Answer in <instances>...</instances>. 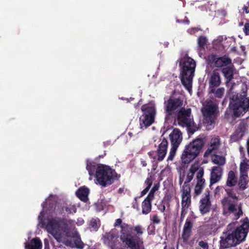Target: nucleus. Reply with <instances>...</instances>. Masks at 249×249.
<instances>
[{"mask_svg": "<svg viewBox=\"0 0 249 249\" xmlns=\"http://www.w3.org/2000/svg\"><path fill=\"white\" fill-rule=\"evenodd\" d=\"M181 66L180 71V79L182 85L191 92L192 87V80L196 67L195 60L192 58L185 56L177 61Z\"/></svg>", "mask_w": 249, "mask_h": 249, "instance_id": "obj_3", "label": "nucleus"}, {"mask_svg": "<svg viewBox=\"0 0 249 249\" xmlns=\"http://www.w3.org/2000/svg\"><path fill=\"white\" fill-rule=\"evenodd\" d=\"M243 10L245 11L247 14L249 13V10H248V8L247 6H244L243 8Z\"/></svg>", "mask_w": 249, "mask_h": 249, "instance_id": "obj_51", "label": "nucleus"}, {"mask_svg": "<svg viewBox=\"0 0 249 249\" xmlns=\"http://www.w3.org/2000/svg\"><path fill=\"white\" fill-rule=\"evenodd\" d=\"M78 197L83 201L86 202L88 200L89 190L87 188L81 187L76 193Z\"/></svg>", "mask_w": 249, "mask_h": 249, "instance_id": "obj_28", "label": "nucleus"}, {"mask_svg": "<svg viewBox=\"0 0 249 249\" xmlns=\"http://www.w3.org/2000/svg\"><path fill=\"white\" fill-rule=\"evenodd\" d=\"M149 189L148 188H145L142 192L141 196H144L145 195Z\"/></svg>", "mask_w": 249, "mask_h": 249, "instance_id": "obj_48", "label": "nucleus"}, {"mask_svg": "<svg viewBox=\"0 0 249 249\" xmlns=\"http://www.w3.org/2000/svg\"><path fill=\"white\" fill-rule=\"evenodd\" d=\"M212 161L215 164L218 165L217 166L222 167L226 161L225 156L213 154L212 155Z\"/></svg>", "mask_w": 249, "mask_h": 249, "instance_id": "obj_27", "label": "nucleus"}, {"mask_svg": "<svg viewBox=\"0 0 249 249\" xmlns=\"http://www.w3.org/2000/svg\"><path fill=\"white\" fill-rule=\"evenodd\" d=\"M220 145V140L219 137L212 138L208 145L207 149L204 154V157H208L216 152Z\"/></svg>", "mask_w": 249, "mask_h": 249, "instance_id": "obj_18", "label": "nucleus"}, {"mask_svg": "<svg viewBox=\"0 0 249 249\" xmlns=\"http://www.w3.org/2000/svg\"><path fill=\"white\" fill-rule=\"evenodd\" d=\"M104 243L109 246L112 249L118 248L119 242L118 240V236L114 231H111L109 232L106 233L102 238Z\"/></svg>", "mask_w": 249, "mask_h": 249, "instance_id": "obj_15", "label": "nucleus"}, {"mask_svg": "<svg viewBox=\"0 0 249 249\" xmlns=\"http://www.w3.org/2000/svg\"><path fill=\"white\" fill-rule=\"evenodd\" d=\"M186 22H187V24H188L189 23V20L187 19L186 20Z\"/></svg>", "mask_w": 249, "mask_h": 249, "instance_id": "obj_56", "label": "nucleus"}, {"mask_svg": "<svg viewBox=\"0 0 249 249\" xmlns=\"http://www.w3.org/2000/svg\"><path fill=\"white\" fill-rule=\"evenodd\" d=\"M204 142L202 139L196 138L185 146L181 156L182 163L188 164L199 154Z\"/></svg>", "mask_w": 249, "mask_h": 249, "instance_id": "obj_8", "label": "nucleus"}, {"mask_svg": "<svg viewBox=\"0 0 249 249\" xmlns=\"http://www.w3.org/2000/svg\"><path fill=\"white\" fill-rule=\"evenodd\" d=\"M49 201V199H48L47 200V202H48Z\"/></svg>", "mask_w": 249, "mask_h": 249, "instance_id": "obj_59", "label": "nucleus"}, {"mask_svg": "<svg viewBox=\"0 0 249 249\" xmlns=\"http://www.w3.org/2000/svg\"><path fill=\"white\" fill-rule=\"evenodd\" d=\"M235 68L233 66H231L223 68L222 70L225 78L226 79V84L229 83L233 79V74Z\"/></svg>", "mask_w": 249, "mask_h": 249, "instance_id": "obj_24", "label": "nucleus"}, {"mask_svg": "<svg viewBox=\"0 0 249 249\" xmlns=\"http://www.w3.org/2000/svg\"><path fill=\"white\" fill-rule=\"evenodd\" d=\"M64 208L65 211L67 212L68 213H75L76 211V208L73 205L66 206Z\"/></svg>", "mask_w": 249, "mask_h": 249, "instance_id": "obj_37", "label": "nucleus"}, {"mask_svg": "<svg viewBox=\"0 0 249 249\" xmlns=\"http://www.w3.org/2000/svg\"><path fill=\"white\" fill-rule=\"evenodd\" d=\"M221 83V76L219 72L213 71L209 80L210 88L218 87Z\"/></svg>", "mask_w": 249, "mask_h": 249, "instance_id": "obj_23", "label": "nucleus"}, {"mask_svg": "<svg viewBox=\"0 0 249 249\" xmlns=\"http://www.w3.org/2000/svg\"><path fill=\"white\" fill-rule=\"evenodd\" d=\"M211 208V203L210 200L209 194L205 195L204 197L200 200L199 211L201 214H204L209 213Z\"/></svg>", "mask_w": 249, "mask_h": 249, "instance_id": "obj_21", "label": "nucleus"}, {"mask_svg": "<svg viewBox=\"0 0 249 249\" xmlns=\"http://www.w3.org/2000/svg\"><path fill=\"white\" fill-rule=\"evenodd\" d=\"M244 135V133L243 132H240L239 131L236 130L231 136V140L233 142L241 140Z\"/></svg>", "mask_w": 249, "mask_h": 249, "instance_id": "obj_35", "label": "nucleus"}, {"mask_svg": "<svg viewBox=\"0 0 249 249\" xmlns=\"http://www.w3.org/2000/svg\"><path fill=\"white\" fill-rule=\"evenodd\" d=\"M150 219L154 224H159L160 222V220L157 214L153 215Z\"/></svg>", "mask_w": 249, "mask_h": 249, "instance_id": "obj_40", "label": "nucleus"}, {"mask_svg": "<svg viewBox=\"0 0 249 249\" xmlns=\"http://www.w3.org/2000/svg\"><path fill=\"white\" fill-rule=\"evenodd\" d=\"M237 182V178L234 171L231 170L228 174L226 181V185L229 187H232L235 185Z\"/></svg>", "mask_w": 249, "mask_h": 249, "instance_id": "obj_29", "label": "nucleus"}, {"mask_svg": "<svg viewBox=\"0 0 249 249\" xmlns=\"http://www.w3.org/2000/svg\"><path fill=\"white\" fill-rule=\"evenodd\" d=\"M248 88L246 84L241 85V91L232 95L230 98V105L233 115L240 117L246 113L249 109V98L247 97Z\"/></svg>", "mask_w": 249, "mask_h": 249, "instance_id": "obj_2", "label": "nucleus"}, {"mask_svg": "<svg viewBox=\"0 0 249 249\" xmlns=\"http://www.w3.org/2000/svg\"><path fill=\"white\" fill-rule=\"evenodd\" d=\"M221 187H220V186H218V187H217L216 188V189H215V191H216V192H218V191H219L220 190V189H221Z\"/></svg>", "mask_w": 249, "mask_h": 249, "instance_id": "obj_54", "label": "nucleus"}, {"mask_svg": "<svg viewBox=\"0 0 249 249\" xmlns=\"http://www.w3.org/2000/svg\"><path fill=\"white\" fill-rule=\"evenodd\" d=\"M86 168L89 172V174L90 176L94 175V171L96 168L94 163H91L87 161Z\"/></svg>", "mask_w": 249, "mask_h": 249, "instance_id": "obj_36", "label": "nucleus"}, {"mask_svg": "<svg viewBox=\"0 0 249 249\" xmlns=\"http://www.w3.org/2000/svg\"><path fill=\"white\" fill-rule=\"evenodd\" d=\"M151 210V202L148 200H144L142 203V213L143 214H147Z\"/></svg>", "mask_w": 249, "mask_h": 249, "instance_id": "obj_34", "label": "nucleus"}, {"mask_svg": "<svg viewBox=\"0 0 249 249\" xmlns=\"http://www.w3.org/2000/svg\"><path fill=\"white\" fill-rule=\"evenodd\" d=\"M90 226L93 228V229L96 230L98 228L97 222L95 219H92L90 222Z\"/></svg>", "mask_w": 249, "mask_h": 249, "instance_id": "obj_44", "label": "nucleus"}, {"mask_svg": "<svg viewBox=\"0 0 249 249\" xmlns=\"http://www.w3.org/2000/svg\"><path fill=\"white\" fill-rule=\"evenodd\" d=\"M46 229L57 241L61 239L62 230L58 221L56 220H50L46 226Z\"/></svg>", "mask_w": 249, "mask_h": 249, "instance_id": "obj_13", "label": "nucleus"}, {"mask_svg": "<svg viewBox=\"0 0 249 249\" xmlns=\"http://www.w3.org/2000/svg\"><path fill=\"white\" fill-rule=\"evenodd\" d=\"M196 173V183L194 189L195 194L196 196L200 195L205 186V180L203 178L204 175V169L201 166L198 161H195L189 168L187 173L185 181H188V178L191 177L190 181L193 179L195 174Z\"/></svg>", "mask_w": 249, "mask_h": 249, "instance_id": "obj_7", "label": "nucleus"}, {"mask_svg": "<svg viewBox=\"0 0 249 249\" xmlns=\"http://www.w3.org/2000/svg\"><path fill=\"white\" fill-rule=\"evenodd\" d=\"M207 39L205 36H200L198 39V43L199 47H203L207 45Z\"/></svg>", "mask_w": 249, "mask_h": 249, "instance_id": "obj_38", "label": "nucleus"}, {"mask_svg": "<svg viewBox=\"0 0 249 249\" xmlns=\"http://www.w3.org/2000/svg\"><path fill=\"white\" fill-rule=\"evenodd\" d=\"M218 102L215 99L210 100L202 109L204 117V123L207 126L212 125L214 124L215 120V113L218 108Z\"/></svg>", "mask_w": 249, "mask_h": 249, "instance_id": "obj_10", "label": "nucleus"}, {"mask_svg": "<svg viewBox=\"0 0 249 249\" xmlns=\"http://www.w3.org/2000/svg\"><path fill=\"white\" fill-rule=\"evenodd\" d=\"M159 186L157 185H155L154 187L151 190V192H155L156 190L158 189Z\"/></svg>", "mask_w": 249, "mask_h": 249, "instance_id": "obj_50", "label": "nucleus"}, {"mask_svg": "<svg viewBox=\"0 0 249 249\" xmlns=\"http://www.w3.org/2000/svg\"><path fill=\"white\" fill-rule=\"evenodd\" d=\"M169 139L172 147L167 160H172L176 155L178 148L182 141V133L179 129L175 128L170 134Z\"/></svg>", "mask_w": 249, "mask_h": 249, "instance_id": "obj_12", "label": "nucleus"}, {"mask_svg": "<svg viewBox=\"0 0 249 249\" xmlns=\"http://www.w3.org/2000/svg\"><path fill=\"white\" fill-rule=\"evenodd\" d=\"M191 114V110L190 108H181L178 114V119L179 122L178 124L182 126H185V125L192 119Z\"/></svg>", "mask_w": 249, "mask_h": 249, "instance_id": "obj_17", "label": "nucleus"}, {"mask_svg": "<svg viewBox=\"0 0 249 249\" xmlns=\"http://www.w3.org/2000/svg\"><path fill=\"white\" fill-rule=\"evenodd\" d=\"M193 225V223L188 219L186 220L184 225L181 235V239H182L183 242L185 244L188 242L191 236Z\"/></svg>", "mask_w": 249, "mask_h": 249, "instance_id": "obj_20", "label": "nucleus"}, {"mask_svg": "<svg viewBox=\"0 0 249 249\" xmlns=\"http://www.w3.org/2000/svg\"><path fill=\"white\" fill-rule=\"evenodd\" d=\"M227 196L221 200L224 215L233 214L235 219H238L243 214L242 205L238 204V197L232 189H225Z\"/></svg>", "mask_w": 249, "mask_h": 249, "instance_id": "obj_4", "label": "nucleus"}, {"mask_svg": "<svg viewBox=\"0 0 249 249\" xmlns=\"http://www.w3.org/2000/svg\"><path fill=\"white\" fill-rule=\"evenodd\" d=\"M128 135L130 136V137H132L133 136V133L131 132H129L128 133Z\"/></svg>", "mask_w": 249, "mask_h": 249, "instance_id": "obj_55", "label": "nucleus"}, {"mask_svg": "<svg viewBox=\"0 0 249 249\" xmlns=\"http://www.w3.org/2000/svg\"><path fill=\"white\" fill-rule=\"evenodd\" d=\"M153 180L154 178L153 176L151 175H150V176L146 178V180L145 181V183L147 185L146 188H148L149 189H150L152 184Z\"/></svg>", "mask_w": 249, "mask_h": 249, "instance_id": "obj_39", "label": "nucleus"}, {"mask_svg": "<svg viewBox=\"0 0 249 249\" xmlns=\"http://www.w3.org/2000/svg\"><path fill=\"white\" fill-rule=\"evenodd\" d=\"M141 109L143 113L140 118L141 128H146L151 125L154 121L156 113L155 107L153 106L143 105Z\"/></svg>", "mask_w": 249, "mask_h": 249, "instance_id": "obj_11", "label": "nucleus"}, {"mask_svg": "<svg viewBox=\"0 0 249 249\" xmlns=\"http://www.w3.org/2000/svg\"><path fill=\"white\" fill-rule=\"evenodd\" d=\"M189 132L192 133H194L196 131L199 129V126L195 124L194 121L192 120H190L185 125Z\"/></svg>", "mask_w": 249, "mask_h": 249, "instance_id": "obj_33", "label": "nucleus"}, {"mask_svg": "<svg viewBox=\"0 0 249 249\" xmlns=\"http://www.w3.org/2000/svg\"><path fill=\"white\" fill-rule=\"evenodd\" d=\"M183 181V177H180L179 178V185H181L182 182Z\"/></svg>", "mask_w": 249, "mask_h": 249, "instance_id": "obj_53", "label": "nucleus"}, {"mask_svg": "<svg viewBox=\"0 0 249 249\" xmlns=\"http://www.w3.org/2000/svg\"><path fill=\"white\" fill-rule=\"evenodd\" d=\"M227 37L223 36H219L216 39H214L213 42V46H222L223 47H227L230 46L231 44H228V42L233 41L232 38H229V40L227 41Z\"/></svg>", "mask_w": 249, "mask_h": 249, "instance_id": "obj_26", "label": "nucleus"}, {"mask_svg": "<svg viewBox=\"0 0 249 249\" xmlns=\"http://www.w3.org/2000/svg\"><path fill=\"white\" fill-rule=\"evenodd\" d=\"M122 219L118 218L116 220L114 226H121L122 231L120 239L124 246L130 249H144L142 242L126 232L128 229H131L128 225L125 223L122 224Z\"/></svg>", "mask_w": 249, "mask_h": 249, "instance_id": "obj_5", "label": "nucleus"}, {"mask_svg": "<svg viewBox=\"0 0 249 249\" xmlns=\"http://www.w3.org/2000/svg\"><path fill=\"white\" fill-rule=\"evenodd\" d=\"M197 31H198L197 28H192V29H189L188 30V32L189 33L191 34H193L196 32Z\"/></svg>", "mask_w": 249, "mask_h": 249, "instance_id": "obj_47", "label": "nucleus"}, {"mask_svg": "<svg viewBox=\"0 0 249 249\" xmlns=\"http://www.w3.org/2000/svg\"><path fill=\"white\" fill-rule=\"evenodd\" d=\"M118 176L115 171L108 166L99 164L96 168L95 178L96 183L102 187L111 184L115 180L117 179Z\"/></svg>", "mask_w": 249, "mask_h": 249, "instance_id": "obj_6", "label": "nucleus"}, {"mask_svg": "<svg viewBox=\"0 0 249 249\" xmlns=\"http://www.w3.org/2000/svg\"><path fill=\"white\" fill-rule=\"evenodd\" d=\"M208 59L213 66L217 68H220L231 64V59L226 55L217 57L214 55H211L209 56Z\"/></svg>", "mask_w": 249, "mask_h": 249, "instance_id": "obj_14", "label": "nucleus"}, {"mask_svg": "<svg viewBox=\"0 0 249 249\" xmlns=\"http://www.w3.org/2000/svg\"><path fill=\"white\" fill-rule=\"evenodd\" d=\"M223 169L220 166H213L212 168L210 177V185L218 182L222 178Z\"/></svg>", "mask_w": 249, "mask_h": 249, "instance_id": "obj_19", "label": "nucleus"}, {"mask_svg": "<svg viewBox=\"0 0 249 249\" xmlns=\"http://www.w3.org/2000/svg\"><path fill=\"white\" fill-rule=\"evenodd\" d=\"M134 230L137 234L141 235L143 233L142 229L141 226L138 225L134 227Z\"/></svg>", "mask_w": 249, "mask_h": 249, "instance_id": "obj_42", "label": "nucleus"}, {"mask_svg": "<svg viewBox=\"0 0 249 249\" xmlns=\"http://www.w3.org/2000/svg\"><path fill=\"white\" fill-rule=\"evenodd\" d=\"M164 249H167V246H165L164 247Z\"/></svg>", "mask_w": 249, "mask_h": 249, "instance_id": "obj_57", "label": "nucleus"}, {"mask_svg": "<svg viewBox=\"0 0 249 249\" xmlns=\"http://www.w3.org/2000/svg\"><path fill=\"white\" fill-rule=\"evenodd\" d=\"M191 177L188 178V181H184L181 189V211L180 219L182 220L187 213L188 209L191 204V186L189 184Z\"/></svg>", "mask_w": 249, "mask_h": 249, "instance_id": "obj_9", "label": "nucleus"}, {"mask_svg": "<svg viewBox=\"0 0 249 249\" xmlns=\"http://www.w3.org/2000/svg\"><path fill=\"white\" fill-rule=\"evenodd\" d=\"M177 21L178 22H180V21H179V20H177Z\"/></svg>", "mask_w": 249, "mask_h": 249, "instance_id": "obj_58", "label": "nucleus"}, {"mask_svg": "<svg viewBox=\"0 0 249 249\" xmlns=\"http://www.w3.org/2000/svg\"><path fill=\"white\" fill-rule=\"evenodd\" d=\"M182 104L183 101L180 99L171 97L164 103L165 110L169 115H170L173 111L180 107Z\"/></svg>", "mask_w": 249, "mask_h": 249, "instance_id": "obj_16", "label": "nucleus"}, {"mask_svg": "<svg viewBox=\"0 0 249 249\" xmlns=\"http://www.w3.org/2000/svg\"><path fill=\"white\" fill-rule=\"evenodd\" d=\"M210 93H213L215 97L222 98L225 93V89L224 88H219L217 89L213 88H211Z\"/></svg>", "mask_w": 249, "mask_h": 249, "instance_id": "obj_32", "label": "nucleus"}, {"mask_svg": "<svg viewBox=\"0 0 249 249\" xmlns=\"http://www.w3.org/2000/svg\"><path fill=\"white\" fill-rule=\"evenodd\" d=\"M154 192H151L150 191V192L148 194L147 197L144 199V200H148L149 202H151V200L154 198Z\"/></svg>", "mask_w": 249, "mask_h": 249, "instance_id": "obj_45", "label": "nucleus"}, {"mask_svg": "<svg viewBox=\"0 0 249 249\" xmlns=\"http://www.w3.org/2000/svg\"><path fill=\"white\" fill-rule=\"evenodd\" d=\"M248 182L249 179L248 175L240 174L238 186L241 190H244L247 188Z\"/></svg>", "mask_w": 249, "mask_h": 249, "instance_id": "obj_31", "label": "nucleus"}, {"mask_svg": "<svg viewBox=\"0 0 249 249\" xmlns=\"http://www.w3.org/2000/svg\"><path fill=\"white\" fill-rule=\"evenodd\" d=\"M247 148L248 154L249 157V138L247 140Z\"/></svg>", "mask_w": 249, "mask_h": 249, "instance_id": "obj_49", "label": "nucleus"}, {"mask_svg": "<svg viewBox=\"0 0 249 249\" xmlns=\"http://www.w3.org/2000/svg\"><path fill=\"white\" fill-rule=\"evenodd\" d=\"M141 164L143 167H145L147 165L146 162L145 160H142Z\"/></svg>", "mask_w": 249, "mask_h": 249, "instance_id": "obj_52", "label": "nucleus"}, {"mask_svg": "<svg viewBox=\"0 0 249 249\" xmlns=\"http://www.w3.org/2000/svg\"><path fill=\"white\" fill-rule=\"evenodd\" d=\"M246 124L245 123L242 122L240 123L237 126L236 129L237 130L239 131L240 132H243L244 133V131L245 129Z\"/></svg>", "mask_w": 249, "mask_h": 249, "instance_id": "obj_41", "label": "nucleus"}, {"mask_svg": "<svg viewBox=\"0 0 249 249\" xmlns=\"http://www.w3.org/2000/svg\"><path fill=\"white\" fill-rule=\"evenodd\" d=\"M26 249H41L42 243L40 240L37 238H34L31 241L25 243Z\"/></svg>", "mask_w": 249, "mask_h": 249, "instance_id": "obj_25", "label": "nucleus"}, {"mask_svg": "<svg viewBox=\"0 0 249 249\" xmlns=\"http://www.w3.org/2000/svg\"><path fill=\"white\" fill-rule=\"evenodd\" d=\"M249 231V220L246 217L243 219L241 226L233 231L223 232L220 239V248L228 249L235 247L245 240Z\"/></svg>", "mask_w": 249, "mask_h": 249, "instance_id": "obj_1", "label": "nucleus"}, {"mask_svg": "<svg viewBox=\"0 0 249 249\" xmlns=\"http://www.w3.org/2000/svg\"><path fill=\"white\" fill-rule=\"evenodd\" d=\"M244 30L246 35H249V22L245 23Z\"/></svg>", "mask_w": 249, "mask_h": 249, "instance_id": "obj_46", "label": "nucleus"}, {"mask_svg": "<svg viewBox=\"0 0 249 249\" xmlns=\"http://www.w3.org/2000/svg\"><path fill=\"white\" fill-rule=\"evenodd\" d=\"M168 145V141L165 139H163L159 144L157 150L158 160L159 161H161L164 158L167 153Z\"/></svg>", "mask_w": 249, "mask_h": 249, "instance_id": "obj_22", "label": "nucleus"}, {"mask_svg": "<svg viewBox=\"0 0 249 249\" xmlns=\"http://www.w3.org/2000/svg\"><path fill=\"white\" fill-rule=\"evenodd\" d=\"M249 169V160L244 157L240 163V174L248 175V171Z\"/></svg>", "mask_w": 249, "mask_h": 249, "instance_id": "obj_30", "label": "nucleus"}, {"mask_svg": "<svg viewBox=\"0 0 249 249\" xmlns=\"http://www.w3.org/2000/svg\"><path fill=\"white\" fill-rule=\"evenodd\" d=\"M199 246L202 248L204 249H209V246L207 242H205L203 241H201L199 242L198 243Z\"/></svg>", "mask_w": 249, "mask_h": 249, "instance_id": "obj_43", "label": "nucleus"}]
</instances>
